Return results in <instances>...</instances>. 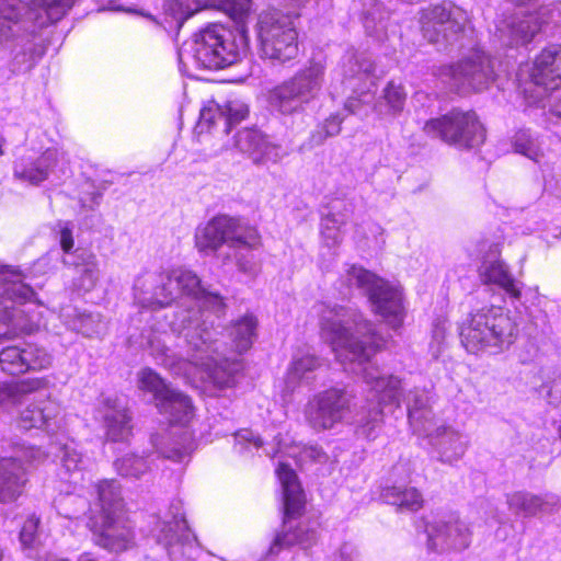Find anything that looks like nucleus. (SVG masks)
Returning a JSON list of instances; mask_svg holds the SVG:
<instances>
[{
    "mask_svg": "<svg viewBox=\"0 0 561 561\" xmlns=\"http://www.w3.org/2000/svg\"><path fill=\"white\" fill-rule=\"evenodd\" d=\"M321 333L335 353L337 360L360 374L367 387L365 404L353 417L355 433L366 439H375L383 422V408L400 407L401 380L393 375H382L370 358L383 344L371 322L362 313L343 307H323L320 316Z\"/></svg>",
    "mask_w": 561,
    "mask_h": 561,
    "instance_id": "1",
    "label": "nucleus"
},
{
    "mask_svg": "<svg viewBox=\"0 0 561 561\" xmlns=\"http://www.w3.org/2000/svg\"><path fill=\"white\" fill-rule=\"evenodd\" d=\"M173 328L184 350L175 352L168 346L153 344L152 354L158 364L179 374L181 365L190 363L203 371L215 388L221 390L234 386L242 363L222 354V343L213 321L205 318L199 309H183L176 312Z\"/></svg>",
    "mask_w": 561,
    "mask_h": 561,
    "instance_id": "2",
    "label": "nucleus"
},
{
    "mask_svg": "<svg viewBox=\"0 0 561 561\" xmlns=\"http://www.w3.org/2000/svg\"><path fill=\"white\" fill-rule=\"evenodd\" d=\"M204 8L226 12L236 21V28L210 23L194 36L193 57L205 69H222L238 62L249 48L244 19L251 10V0H165L164 11L179 26Z\"/></svg>",
    "mask_w": 561,
    "mask_h": 561,
    "instance_id": "3",
    "label": "nucleus"
},
{
    "mask_svg": "<svg viewBox=\"0 0 561 561\" xmlns=\"http://www.w3.org/2000/svg\"><path fill=\"white\" fill-rule=\"evenodd\" d=\"M261 243L255 227L228 215L213 217L195 233V245L199 252L215 254L224 264L234 262L240 273L249 275L256 272L252 251L259 249Z\"/></svg>",
    "mask_w": 561,
    "mask_h": 561,
    "instance_id": "4",
    "label": "nucleus"
},
{
    "mask_svg": "<svg viewBox=\"0 0 561 561\" xmlns=\"http://www.w3.org/2000/svg\"><path fill=\"white\" fill-rule=\"evenodd\" d=\"M135 298L142 307L162 308L179 297L192 298L203 313L209 310L217 317L226 313L225 298L217 291L205 288L199 277L192 271L182 267L168 271L158 277L147 275L136 280ZM205 318L208 319L206 314Z\"/></svg>",
    "mask_w": 561,
    "mask_h": 561,
    "instance_id": "5",
    "label": "nucleus"
},
{
    "mask_svg": "<svg viewBox=\"0 0 561 561\" xmlns=\"http://www.w3.org/2000/svg\"><path fill=\"white\" fill-rule=\"evenodd\" d=\"M518 330L511 316L499 307H484L472 313L460 327V339L472 354H497L516 340Z\"/></svg>",
    "mask_w": 561,
    "mask_h": 561,
    "instance_id": "6",
    "label": "nucleus"
},
{
    "mask_svg": "<svg viewBox=\"0 0 561 561\" xmlns=\"http://www.w3.org/2000/svg\"><path fill=\"white\" fill-rule=\"evenodd\" d=\"M327 59L313 56L293 77L268 91L271 108L282 115H294L305 111L316 100L323 87Z\"/></svg>",
    "mask_w": 561,
    "mask_h": 561,
    "instance_id": "7",
    "label": "nucleus"
},
{
    "mask_svg": "<svg viewBox=\"0 0 561 561\" xmlns=\"http://www.w3.org/2000/svg\"><path fill=\"white\" fill-rule=\"evenodd\" d=\"M276 472L283 488L285 516L283 529L276 534L267 557H275L282 549L293 546H299L307 550L314 546L318 540V531L314 525L309 523H299L296 527L291 525V519L300 515L305 505L304 493L297 480V474L286 463H279Z\"/></svg>",
    "mask_w": 561,
    "mask_h": 561,
    "instance_id": "8",
    "label": "nucleus"
},
{
    "mask_svg": "<svg viewBox=\"0 0 561 561\" xmlns=\"http://www.w3.org/2000/svg\"><path fill=\"white\" fill-rule=\"evenodd\" d=\"M297 18L298 15L276 9L259 15L256 36L259 53L263 59L274 65H285L298 56V32L295 23Z\"/></svg>",
    "mask_w": 561,
    "mask_h": 561,
    "instance_id": "9",
    "label": "nucleus"
},
{
    "mask_svg": "<svg viewBox=\"0 0 561 561\" xmlns=\"http://www.w3.org/2000/svg\"><path fill=\"white\" fill-rule=\"evenodd\" d=\"M346 282L368 297L373 310L394 330L404 319L401 290L376 274L356 265L346 271Z\"/></svg>",
    "mask_w": 561,
    "mask_h": 561,
    "instance_id": "10",
    "label": "nucleus"
},
{
    "mask_svg": "<svg viewBox=\"0 0 561 561\" xmlns=\"http://www.w3.org/2000/svg\"><path fill=\"white\" fill-rule=\"evenodd\" d=\"M35 296L33 288L24 282L21 271L10 265H0V340H9L21 331L32 328L23 323L18 306Z\"/></svg>",
    "mask_w": 561,
    "mask_h": 561,
    "instance_id": "11",
    "label": "nucleus"
},
{
    "mask_svg": "<svg viewBox=\"0 0 561 561\" xmlns=\"http://www.w3.org/2000/svg\"><path fill=\"white\" fill-rule=\"evenodd\" d=\"M423 129L428 136L459 149H473L485 140V130L473 111L451 110L442 117L427 121Z\"/></svg>",
    "mask_w": 561,
    "mask_h": 561,
    "instance_id": "12",
    "label": "nucleus"
},
{
    "mask_svg": "<svg viewBox=\"0 0 561 561\" xmlns=\"http://www.w3.org/2000/svg\"><path fill=\"white\" fill-rule=\"evenodd\" d=\"M468 22L467 12L460 8L435 5L422 14L421 30L426 41L446 50L458 43L463 47L461 41L473 33Z\"/></svg>",
    "mask_w": 561,
    "mask_h": 561,
    "instance_id": "13",
    "label": "nucleus"
},
{
    "mask_svg": "<svg viewBox=\"0 0 561 561\" xmlns=\"http://www.w3.org/2000/svg\"><path fill=\"white\" fill-rule=\"evenodd\" d=\"M151 518V531L159 542L164 543L172 561H195L197 539L188 528L180 501L170 505L164 518L156 515Z\"/></svg>",
    "mask_w": 561,
    "mask_h": 561,
    "instance_id": "14",
    "label": "nucleus"
},
{
    "mask_svg": "<svg viewBox=\"0 0 561 561\" xmlns=\"http://www.w3.org/2000/svg\"><path fill=\"white\" fill-rule=\"evenodd\" d=\"M443 76L459 92L481 91L495 80L492 58L478 46H473L457 64L445 68Z\"/></svg>",
    "mask_w": 561,
    "mask_h": 561,
    "instance_id": "15",
    "label": "nucleus"
},
{
    "mask_svg": "<svg viewBox=\"0 0 561 561\" xmlns=\"http://www.w3.org/2000/svg\"><path fill=\"white\" fill-rule=\"evenodd\" d=\"M558 15L551 5H541L534 12L503 13L495 20V33L508 45L526 44Z\"/></svg>",
    "mask_w": 561,
    "mask_h": 561,
    "instance_id": "16",
    "label": "nucleus"
},
{
    "mask_svg": "<svg viewBox=\"0 0 561 561\" xmlns=\"http://www.w3.org/2000/svg\"><path fill=\"white\" fill-rule=\"evenodd\" d=\"M139 387L151 392L159 411L171 423L186 424L193 417L191 399L181 391L171 388L157 373L145 368L139 373Z\"/></svg>",
    "mask_w": 561,
    "mask_h": 561,
    "instance_id": "17",
    "label": "nucleus"
},
{
    "mask_svg": "<svg viewBox=\"0 0 561 561\" xmlns=\"http://www.w3.org/2000/svg\"><path fill=\"white\" fill-rule=\"evenodd\" d=\"M353 396L342 388H330L316 394L307 404L305 416L316 431L333 428L351 412Z\"/></svg>",
    "mask_w": 561,
    "mask_h": 561,
    "instance_id": "18",
    "label": "nucleus"
},
{
    "mask_svg": "<svg viewBox=\"0 0 561 561\" xmlns=\"http://www.w3.org/2000/svg\"><path fill=\"white\" fill-rule=\"evenodd\" d=\"M427 548L435 552L463 551L472 541L470 525L457 513L434 517L426 523Z\"/></svg>",
    "mask_w": 561,
    "mask_h": 561,
    "instance_id": "19",
    "label": "nucleus"
},
{
    "mask_svg": "<svg viewBox=\"0 0 561 561\" xmlns=\"http://www.w3.org/2000/svg\"><path fill=\"white\" fill-rule=\"evenodd\" d=\"M89 526L95 543L111 551H124L134 543L133 527L124 512L92 517Z\"/></svg>",
    "mask_w": 561,
    "mask_h": 561,
    "instance_id": "20",
    "label": "nucleus"
},
{
    "mask_svg": "<svg viewBox=\"0 0 561 561\" xmlns=\"http://www.w3.org/2000/svg\"><path fill=\"white\" fill-rule=\"evenodd\" d=\"M342 83L353 93L364 96L376 85L377 76L371 58L365 53L346 51L340 64Z\"/></svg>",
    "mask_w": 561,
    "mask_h": 561,
    "instance_id": "21",
    "label": "nucleus"
},
{
    "mask_svg": "<svg viewBox=\"0 0 561 561\" xmlns=\"http://www.w3.org/2000/svg\"><path fill=\"white\" fill-rule=\"evenodd\" d=\"M51 364V356L37 345L7 346L0 351L1 370L10 375H20L28 370L45 369Z\"/></svg>",
    "mask_w": 561,
    "mask_h": 561,
    "instance_id": "22",
    "label": "nucleus"
},
{
    "mask_svg": "<svg viewBox=\"0 0 561 561\" xmlns=\"http://www.w3.org/2000/svg\"><path fill=\"white\" fill-rule=\"evenodd\" d=\"M248 113L247 104L240 100H230L224 105L211 100L202 107L196 129L199 134L209 133L221 123L222 131L228 134L232 125L244 119Z\"/></svg>",
    "mask_w": 561,
    "mask_h": 561,
    "instance_id": "23",
    "label": "nucleus"
},
{
    "mask_svg": "<svg viewBox=\"0 0 561 561\" xmlns=\"http://www.w3.org/2000/svg\"><path fill=\"white\" fill-rule=\"evenodd\" d=\"M60 413V405L47 393L44 399L30 403L20 412L19 425L24 430L55 432L61 423Z\"/></svg>",
    "mask_w": 561,
    "mask_h": 561,
    "instance_id": "24",
    "label": "nucleus"
},
{
    "mask_svg": "<svg viewBox=\"0 0 561 561\" xmlns=\"http://www.w3.org/2000/svg\"><path fill=\"white\" fill-rule=\"evenodd\" d=\"M535 85L552 91L561 85V45H550L536 57L529 73Z\"/></svg>",
    "mask_w": 561,
    "mask_h": 561,
    "instance_id": "25",
    "label": "nucleus"
},
{
    "mask_svg": "<svg viewBox=\"0 0 561 561\" xmlns=\"http://www.w3.org/2000/svg\"><path fill=\"white\" fill-rule=\"evenodd\" d=\"M28 482L27 471L21 457L0 459V503L15 502Z\"/></svg>",
    "mask_w": 561,
    "mask_h": 561,
    "instance_id": "26",
    "label": "nucleus"
},
{
    "mask_svg": "<svg viewBox=\"0 0 561 561\" xmlns=\"http://www.w3.org/2000/svg\"><path fill=\"white\" fill-rule=\"evenodd\" d=\"M236 148L253 163L276 162L280 158V148L270 142L257 129L244 128L234 137Z\"/></svg>",
    "mask_w": 561,
    "mask_h": 561,
    "instance_id": "27",
    "label": "nucleus"
},
{
    "mask_svg": "<svg viewBox=\"0 0 561 561\" xmlns=\"http://www.w3.org/2000/svg\"><path fill=\"white\" fill-rule=\"evenodd\" d=\"M64 264L73 266L77 274L73 286L77 290L87 293L95 287L100 270L96 256L92 252L78 249L68 259H64Z\"/></svg>",
    "mask_w": 561,
    "mask_h": 561,
    "instance_id": "28",
    "label": "nucleus"
},
{
    "mask_svg": "<svg viewBox=\"0 0 561 561\" xmlns=\"http://www.w3.org/2000/svg\"><path fill=\"white\" fill-rule=\"evenodd\" d=\"M425 436L430 437L431 445L437 450L443 462L453 463L466 453L467 440L451 427L435 426L432 428V433L425 434Z\"/></svg>",
    "mask_w": 561,
    "mask_h": 561,
    "instance_id": "29",
    "label": "nucleus"
},
{
    "mask_svg": "<svg viewBox=\"0 0 561 561\" xmlns=\"http://www.w3.org/2000/svg\"><path fill=\"white\" fill-rule=\"evenodd\" d=\"M50 380L46 377L25 378L19 381L0 382V407L2 409H12L21 404L26 396L48 391Z\"/></svg>",
    "mask_w": 561,
    "mask_h": 561,
    "instance_id": "30",
    "label": "nucleus"
},
{
    "mask_svg": "<svg viewBox=\"0 0 561 561\" xmlns=\"http://www.w3.org/2000/svg\"><path fill=\"white\" fill-rule=\"evenodd\" d=\"M319 366L320 360L314 355L309 353L295 354L284 380L283 400L288 402L291 393L299 385L309 383Z\"/></svg>",
    "mask_w": 561,
    "mask_h": 561,
    "instance_id": "31",
    "label": "nucleus"
},
{
    "mask_svg": "<svg viewBox=\"0 0 561 561\" xmlns=\"http://www.w3.org/2000/svg\"><path fill=\"white\" fill-rule=\"evenodd\" d=\"M405 402L408 419L413 431L420 435L431 434L435 423L425 391L419 389L410 391Z\"/></svg>",
    "mask_w": 561,
    "mask_h": 561,
    "instance_id": "32",
    "label": "nucleus"
},
{
    "mask_svg": "<svg viewBox=\"0 0 561 561\" xmlns=\"http://www.w3.org/2000/svg\"><path fill=\"white\" fill-rule=\"evenodd\" d=\"M479 275L483 284L497 286L511 298H520L519 283L502 260L484 261L479 268Z\"/></svg>",
    "mask_w": 561,
    "mask_h": 561,
    "instance_id": "33",
    "label": "nucleus"
},
{
    "mask_svg": "<svg viewBox=\"0 0 561 561\" xmlns=\"http://www.w3.org/2000/svg\"><path fill=\"white\" fill-rule=\"evenodd\" d=\"M57 163V151L47 149L35 160H21L15 163L13 174L16 179L38 185L48 179L49 172Z\"/></svg>",
    "mask_w": 561,
    "mask_h": 561,
    "instance_id": "34",
    "label": "nucleus"
},
{
    "mask_svg": "<svg viewBox=\"0 0 561 561\" xmlns=\"http://www.w3.org/2000/svg\"><path fill=\"white\" fill-rule=\"evenodd\" d=\"M259 321L252 313H247L227 327L231 347L238 354L248 352L257 336Z\"/></svg>",
    "mask_w": 561,
    "mask_h": 561,
    "instance_id": "35",
    "label": "nucleus"
},
{
    "mask_svg": "<svg viewBox=\"0 0 561 561\" xmlns=\"http://www.w3.org/2000/svg\"><path fill=\"white\" fill-rule=\"evenodd\" d=\"M24 9L21 0H0V47L21 30H27L21 19Z\"/></svg>",
    "mask_w": 561,
    "mask_h": 561,
    "instance_id": "36",
    "label": "nucleus"
},
{
    "mask_svg": "<svg viewBox=\"0 0 561 561\" xmlns=\"http://www.w3.org/2000/svg\"><path fill=\"white\" fill-rule=\"evenodd\" d=\"M100 507L99 515H115L124 512V499L121 484L114 479L99 481L94 485Z\"/></svg>",
    "mask_w": 561,
    "mask_h": 561,
    "instance_id": "37",
    "label": "nucleus"
},
{
    "mask_svg": "<svg viewBox=\"0 0 561 561\" xmlns=\"http://www.w3.org/2000/svg\"><path fill=\"white\" fill-rule=\"evenodd\" d=\"M381 495L386 503L397 506L400 512H416L424 504L421 492L414 486H388Z\"/></svg>",
    "mask_w": 561,
    "mask_h": 561,
    "instance_id": "38",
    "label": "nucleus"
},
{
    "mask_svg": "<svg viewBox=\"0 0 561 561\" xmlns=\"http://www.w3.org/2000/svg\"><path fill=\"white\" fill-rule=\"evenodd\" d=\"M76 0H31L32 10L38 11L35 20L38 26L60 21L73 7Z\"/></svg>",
    "mask_w": 561,
    "mask_h": 561,
    "instance_id": "39",
    "label": "nucleus"
},
{
    "mask_svg": "<svg viewBox=\"0 0 561 561\" xmlns=\"http://www.w3.org/2000/svg\"><path fill=\"white\" fill-rule=\"evenodd\" d=\"M131 417L124 407H117L105 414L106 435L113 442L125 440L131 433Z\"/></svg>",
    "mask_w": 561,
    "mask_h": 561,
    "instance_id": "40",
    "label": "nucleus"
},
{
    "mask_svg": "<svg viewBox=\"0 0 561 561\" xmlns=\"http://www.w3.org/2000/svg\"><path fill=\"white\" fill-rule=\"evenodd\" d=\"M514 151L525 156L529 160L539 163L545 157L542 144L539 137L529 129H520L513 137Z\"/></svg>",
    "mask_w": 561,
    "mask_h": 561,
    "instance_id": "41",
    "label": "nucleus"
},
{
    "mask_svg": "<svg viewBox=\"0 0 561 561\" xmlns=\"http://www.w3.org/2000/svg\"><path fill=\"white\" fill-rule=\"evenodd\" d=\"M508 508L515 515L534 516L543 505V500L526 491H516L506 495Z\"/></svg>",
    "mask_w": 561,
    "mask_h": 561,
    "instance_id": "42",
    "label": "nucleus"
},
{
    "mask_svg": "<svg viewBox=\"0 0 561 561\" xmlns=\"http://www.w3.org/2000/svg\"><path fill=\"white\" fill-rule=\"evenodd\" d=\"M114 468L119 476L135 479L140 478L150 469L147 459L135 454H127L118 458L114 462Z\"/></svg>",
    "mask_w": 561,
    "mask_h": 561,
    "instance_id": "43",
    "label": "nucleus"
},
{
    "mask_svg": "<svg viewBox=\"0 0 561 561\" xmlns=\"http://www.w3.org/2000/svg\"><path fill=\"white\" fill-rule=\"evenodd\" d=\"M343 119L344 117L339 113L332 114L325 118L324 122L319 124L316 130L311 134L310 140L312 145L320 146L327 138L339 135Z\"/></svg>",
    "mask_w": 561,
    "mask_h": 561,
    "instance_id": "44",
    "label": "nucleus"
},
{
    "mask_svg": "<svg viewBox=\"0 0 561 561\" xmlns=\"http://www.w3.org/2000/svg\"><path fill=\"white\" fill-rule=\"evenodd\" d=\"M325 216L336 219L337 222L346 225L355 210V203L353 198H332L328 206Z\"/></svg>",
    "mask_w": 561,
    "mask_h": 561,
    "instance_id": "45",
    "label": "nucleus"
},
{
    "mask_svg": "<svg viewBox=\"0 0 561 561\" xmlns=\"http://www.w3.org/2000/svg\"><path fill=\"white\" fill-rule=\"evenodd\" d=\"M407 93L401 84L389 82L383 90L382 100L388 106V113H400L405 104Z\"/></svg>",
    "mask_w": 561,
    "mask_h": 561,
    "instance_id": "46",
    "label": "nucleus"
},
{
    "mask_svg": "<svg viewBox=\"0 0 561 561\" xmlns=\"http://www.w3.org/2000/svg\"><path fill=\"white\" fill-rule=\"evenodd\" d=\"M321 237L327 247L333 248L342 242L343 233L342 227L344 224H340L336 219H332L325 215L321 218Z\"/></svg>",
    "mask_w": 561,
    "mask_h": 561,
    "instance_id": "47",
    "label": "nucleus"
},
{
    "mask_svg": "<svg viewBox=\"0 0 561 561\" xmlns=\"http://www.w3.org/2000/svg\"><path fill=\"white\" fill-rule=\"evenodd\" d=\"M39 524L41 519L35 514H31L25 519L20 531V542L24 549H33L37 546Z\"/></svg>",
    "mask_w": 561,
    "mask_h": 561,
    "instance_id": "48",
    "label": "nucleus"
},
{
    "mask_svg": "<svg viewBox=\"0 0 561 561\" xmlns=\"http://www.w3.org/2000/svg\"><path fill=\"white\" fill-rule=\"evenodd\" d=\"M87 462V459L73 445H65L62 448L61 466L68 472L80 471Z\"/></svg>",
    "mask_w": 561,
    "mask_h": 561,
    "instance_id": "49",
    "label": "nucleus"
},
{
    "mask_svg": "<svg viewBox=\"0 0 561 561\" xmlns=\"http://www.w3.org/2000/svg\"><path fill=\"white\" fill-rule=\"evenodd\" d=\"M80 330L87 336L100 335L105 330V323L99 313L82 314Z\"/></svg>",
    "mask_w": 561,
    "mask_h": 561,
    "instance_id": "50",
    "label": "nucleus"
},
{
    "mask_svg": "<svg viewBox=\"0 0 561 561\" xmlns=\"http://www.w3.org/2000/svg\"><path fill=\"white\" fill-rule=\"evenodd\" d=\"M364 18L366 28L375 26L385 20L381 4L377 0H364Z\"/></svg>",
    "mask_w": 561,
    "mask_h": 561,
    "instance_id": "51",
    "label": "nucleus"
},
{
    "mask_svg": "<svg viewBox=\"0 0 561 561\" xmlns=\"http://www.w3.org/2000/svg\"><path fill=\"white\" fill-rule=\"evenodd\" d=\"M152 444L156 447L157 453H159L162 457L167 459H171L173 461H182L186 456V453L184 450L176 447H172L170 449L159 447L157 444V438H152Z\"/></svg>",
    "mask_w": 561,
    "mask_h": 561,
    "instance_id": "52",
    "label": "nucleus"
},
{
    "mask_svg": "<svg viewBox=\"0 0 561 561\" xmlns=\"http://www.w3.org/2000/svg\"><path fill=\"white\" fill-rule=\"evenodd\" d=\"M237 445H245L253 444L255 448H260L262 446V439L259 436H255L253 432L249 430L240 431L236 434Z\"/></svg>",
    "mask_w": 561,
    "mask_h": 561,
    "instance_id": "53",
    "label": "nucleus"
},
{
    "mask_svg": "<svg viewBox=\"0 0 561 561\" xmlns=\"http://www.w3.org/2000/svg\"><path fill=\"white\" fill-rule=\"evenodd\" d=\"M357 551L350 543H343L334 556V561H356Z\"/></svg>",
    "mask_w": 561,
    "mask_h": 561,
    "instance_id": "54",
    "label": "nucleus"
},
{
    "mask_svg": "<svg viewBox=\"0 0 561 561\" xmlns=\"http://www.w3.org/2000/svg\"><path fill=\"white\" fill-rule=\"evenodd\" d=\"M60 245L61 249L68 254L73 248L72 231L67 225L60 229Z\"/></svg>",
    "mask_w": 561,
    "mask_h": 561,
    "instance_id": "55",
    "label": "nucleus"
},
{
    "mask_svg": "<svg viewBox=\"0 0 561 561\" xmlns=\"http://www.w3.org/2000/svg\"><path fill=\"white\" fill-rule=\"evenodd\" d=\"M360 105V101L357 100V99H353V98H350L346 103H345V108L350 112V113H356L358 107Z\"/></svg>",
    "mask_w": 561,
    "mask_h": 561,
    "instance_id": "56",
    "label": "nucleus"
},
{
    "mask_svg": "<svg viewBox=\"0 0 561 561\" xmlns=\"http://www.w3.org/2000/svg\"><path fill=\"white\" fill-rule=\"evenodd\" d=\"M552 112H553L557 116L561 117V99H560L558 102H556V103L553 104V106H552Z\"/></svg>",
    "mask_w": 561,
    "mask_h": 561,
    "instance_id": "57",
    "label": "nucleus"
},
{
    "mask_svg": "<svg viewBox=\"0 0 561 561\" xmlns=\"http://www.w3.org/2000/svg\"><path fill=\"white\" fill-rule=\"evenodd\" d=\"M38 453H39L38 449L30 448L25 451V457L30 458V459H34L36 457L35 455Z\"/></svg>",
    "mask_w": 561,
    "mask_h": 561,
    "instance_id": "58",
    "label": "nucleus"
},
{
    "mask_svg": "<svg viewBox=\"0 0 561 561\" xmlns=\"http://www.w3.org/2000/svg\"><path fill=\"white\" fill-rule=\"evenodd\" d=\"M77 561H99L95 558H93L90 553H83L79 557Z\"/></svg>",
    "mask_w": 561,
    "mask_h": 561,
    "instance_id": "59",
    "label": "nucleus"
},
{
    "mask_svg": "<svg viewBox=\"0 0 561 561\" xmlns=\"http://www.w3.org/2000/svg\"><path fill=\"white\" fill-rule=\"evenodd\" d=\"M558 198H561V176L557 180L556 191L553 193Z\"/></svg>",
    "mask_w": 561,
    "mask_h": 561,
    "instance_id": "60",
    "label": "nucleus"
},
{
    "mask_svg": "<svg viewBox=\"0 0 561 561\" xmlns=\"http://www.w3.org/2000/svg\"><path fill=\"white\" fill-rule=\"evenodd\" d=\"M34 65H35V61L32 60L27 65H25L24 67H20L19 71H28V70H31L34 67Z\"/></svg>",
    "mask_w": 561,
    "mask_h": 561,
    "instance_id": "61",
    "label": "nucleus"
},
{
    "mask_svg": "<svg viewBox=\"0 0 561 561\" xmlns=\"http://www.w3.org/2000/svg\"><path fill=\"white\" fill-rule=\"evenodd\" d=\"M5 145V139L0 136V156L4 154L3 146Z\"/></svg>",
    "mask_w": 561,
    "mask_h": 561,
    "instance_id": "62",
    "label": "nucleus"
},
{
    "mask_svg": "<svg viewBox=\"0 0 561 561\" xmlns=\"http://www.w3.org/2000/svg\"><path fill=\"white\" fill-rule=\"evenodd\" d=\"M46 561H68V560H66V559H58V558H56V557H48V558L46 559Z\"/></svg>",
    "mask_w": 561,
    "mask_h": 561,
    "instance_id": "63",
    "label": "nucleus"
},
{
    "mask_svg": "<svg viewBox=\"0 0 561 561\" xmlns=\"http://www.w3.org/2000/svg\"><path fill=\"white\" fill-rule=\"evenodd\" d=\"M25 57H26V55H25V54H22L21 56H20V55H18V56L15 57L16 62H20V58H22V59L24 60V59H25Z\"/></svg>",
    "mask_w": 561,
    "mask_h": 561,
    "instance_id": "64",
    "label": "nucleus"
}]
</instances>
